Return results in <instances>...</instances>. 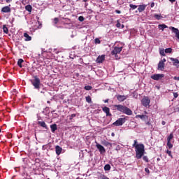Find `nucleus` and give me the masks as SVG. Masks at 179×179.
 Returning a JSON list of instances; mask_svg holds the SVG:
<instances>
[{
	"label": "nucleus",
	"mask_w": 179,
	"mask_h": 179,
	"mask_svg": "<svg viewBox=\"0 0 179 179\" xmlns=\"http://www.w3.org/2000/svg\"><path fill=\"white\" fill-rule=\"evenodd\" d=\"M175 113H179V107L176 108Z\"/></svg>",
	"instance_id": "47"
},
{
	"label": "nucleus",
	"mask_w": 179,
	"mask_h": 179,
	"mask_svg": "<svg viewBox=\"0 0 179 179\" xmlns=\"http://www.w3.org/2000/svg\"><path fill=\"white\" fill-rule=\"evenodd\" d=\"M103 101H104V103H108V99H106Z\"/></svg>",
	"instance_id": "53"
},
{
	"label": "nucleus",
	"mask_w": 179,
	"mask_h": 179,
	"mask_svg": "<svg viewBox=\"0 0 179 179\" xmlns=\"http://www.w3.org/2000/svg\"><path fill=\"white\" fill-rule=\"evenodd\" d=\"M164 76V74H153L151 76V79H153V80H160Z\"/></svg>",
	"instance_id": "8"
},
{
	"label": "nucleus",
	"mask_w": 179,
	"mask_h": 179,
	"mask_svg": "<svg viewBox=\"0 0 179 179\" xmlns=\"http://www.w3.org/2000/svg\"><path fill=\"white\" fill-rule=\"evenodd\" d=\"M171 61H172L173 65H174V66H178V64H179V60L178 59H176V58H171Z\"/></svg>",
	"instance_id": "18"
},
{
	"label": "nucleus",
	"mask_w": 179,
	"mask_h": 179,
	"mask_svg": "<svg viewBox=\"0 0 179 179\" xmlns=\"http://www.w3.org/2000/svg\"><path fill=\"white\" fill-rule=\"evenodd\" d=\"M136 118H141L143 121H146V120H148L149 116L146 115H136Z\"/></svg>",
	"instance_id": "11"
},
{
	"label": "nucleus",
	"mask_w": 179,
	"mask_h": 179,
	"mask_svg": "<svg viewBox=\"0 0 179 179\" xmlns=\"http://www.w3.org/2000/svg\"><path fill=\"white\" fill-rule=\"evenodd\" d=\"M34 80H31V85L34 86V89L40 90V85H41V83L40 82V78H38L37 76H34Z\"/></svg>",
	"instance_id": "3"
},
{
	"label": "nucleus",
	"mask_w": 179,
	"mask_h": 179,
	"mask_svg": "<svg viewBox=\"0 0 179 179\" xmlns=\"http://www.w3.org/2000/svg\"><path fill=\"white\" fill-rule=\"evenodd\" d=\"M166 146H168V148L169 149H171L173 148V145L171 144V141H167Z\"/></svg>",
	"instance_id": "33"
},
{
	"label": "nucleus",
	"mask_w": 179,
	"mask_h": 179,
	"mask_svg": "<svg viewBox=\"0 0 179 179\" xmlns=\"http://www.w3.org/2000/svg\"><path fill=\"white\" fill-rule=\"evenodd\" d=\"M1 12H3V13H10V7L6 6H4L1 8Z\"/></svg>",
	"instance_id": "12"
},
{
	"label": "nucleus",
	"mask_w": 179,
	"mask_h": 179,
	"mask_svg": "<svg viewBox=\"0 0 179 179\" xmlns=\"http://www.w3.org/2000/svg\"><path fill=\"white\" fill-rule=\"evenodd\" d=\"M150 6H151V8L155 7V3H151Z\"/></svg>",
	"instance_id": "49"
},
{
	"label": "nucleus",
	"mask_w": 179,
	"mask_h": 179,
	"mask_svg": "<svg viewBox=\"0 0 179 179\" xmlns=\"http://www.w3.org/2000/svg\"><path fill=\"white\" fill-rule=\"evenodd\" d=\"M102 145H103V146H111V143L107 141H103Z\"/></svg>",
	"instance_id": "25"
},
{
	"label": "nucleus",
	"mask_w": 179,
	"mask_h": 179,
	"mask_svg": "<svg viewBox=\"0 0 179 179\" xmlns=\"http://www.w3.org/2000/svg\"><path fill=\"white\" fill-rule=\"evenodd\" d=\"M157 160L159 161V160H160V159H159V158H157Z\"/></svg>",
	"instance_id": "57"
},
{
	"label": "nucleus",
	"mask_w": 179,
	"mask_h": 179,
	"mask_svg": "<svg viewBox=\"0 0 179 179\" xmlns=\"http://www.w3.org/2000/svg\"><path fill=\"white\" fill-rule=\"evenodd\" d=\"M23 62H24V61L23 60V59H19L17 61V65L20 68H22V64H23Z\"/></svg>",
	"instance_id": "22"
},
{
	"label": "nucleus",
	"mask_w": 179,
	"mask_h": 179,
	"mask_svg": "<svg viewBox=\"0 0 179 179\" xmlns=\"http://www.w3.org/2000/svg\"><path fill=\"white\" fill-rule=\"evenodd\" d=\"M45 92H47V90H45V88H43L42 91H41V93H42V94H45Z\"/></svg>",
	"instance_id": "40"
},
{
	"label": "nucleus",
	"mask_w": 179,
	"mask_h": 179,
	"mask_svg": "<svg viewBox=\"0 0 179 179\" xmlns=\"http://www.w3.org/2000/svg\"><path fill=\"white\" fill-rule=\"evenodd\" d=\"M25 9H26V10H27L28 12H31L32 8H31V6L30 5H27V6H25Z\"/></svg>",
	"instance_id": "30"
},
{
	"label": "nucleus",
	"mask_w": 179,
	"mask_h": 179,
	"mask_svg": "<svg viewBox=\"0 0 179 179\" xmlns=\"http://www.w3.org/2000/svg\"><path fill=\"white\" fill-rule=\"evenodd\" d=\"M111 136H115V134L114 133H112Z\"/></svg>",
	"instance_id": "54"
},
{
	"label": "nucleus",
	"mask_w": 179,
	"mask_h": 179,
	"mask_svg": "<svg viewBox=\"0 0 179 179\" xmlns=\"http://www.w3.org/2000/svg\"><path fill=\"white\" fill-rule=\"evenodd\" d=\"M78 20L80 22H83V20H85V17H83V16H80L78 17Z\"/></svg>",
	"instance_id": "39"
},
{
	"label": "nucleus",
	"mask_w": 179,
	"mask_h": 179,
	"mask_svg": "<svg viewBox=\"0 0 179 179\" xmlns=\"http://www.w3.org/2000/svg\"><path fill=\"white\" fill-rule=\"evenodd\" d=\"M143 160H144V162H145L146 163H149V158H148V156H143Z\"/></svg>",
	"instance_id": "34"
},
{
	"label": "nucleus",
	"mask_w": 179,
	"mask_h": 179,
	"mask_svg": "<svg viewBox=\"0 0 179 179\" xmlns=\"http://www.w3.org/2000/svg\"><path fill=\"white\" fill-rule=\"evenodd\" d=\"M55 152H56V155H57V156H59V155L62 153V148L59 147V145H56Z\"/></svg>",
	"instance_id": "13"
},
{
	"label": "nucleus",
	"mask_w": 179,
	"mask_h": 179,
	"mask_svg": "<svg viewBox=\"0 0 179 179\" xmlns=\"http://www.w3.org/2000/svg\"><path fill=\"white\" fill-rule=\"evenodd\" d=\"M154 17H155V19H157V20H161V19H163L162 14H155Z\"/></svg>",
	"instance_id": "20"
},
{
	"label": "nucleus",
	"mask_w": 179,
	"mask_h": 179,
	"mask_svg": "<svg viewBox=\"0 0 179 179\" xmlns=\"http://www.w3.org/2000/svg\"><path fill=\"white\" fill-rule=\"evenodd\" d=\"M145 173H148V174H149V173H150V171H149L148 168H145Z\"/></svg>",
	"instance_id": "42"
},
{
	"label": "nucleus",
	"mask_w": 179,
	"mask_h": 179,
	"mask_svg": "<svg viewBox=\"0 0 179 179\" xmlns=\"http://www.w3.org/2000/svg\"><path fill=\"white\" fill-rule=\"evenodd\" d=\"M159 62H162V64H164V62H166V59H163L160 60Z\"/></svg>",
	"instance_id": "46"
},
{
	"label": "nucleus",
	"mask_w": 179,
	"mask_h": 179,
	"mask_svg": "<svg viewBox=\"0 0 179 179\" xmlns=\"http://www.w3.org/2000/svg\"><path fill=\"white\" fill-rule=\"evenodd\" d=\"M116 27H118V28L121 27V23L117 22V23L116 24Z\"/></svg>",
	"instance_id": "43"
},
{
	"label": "nucleus",
	"mask_w": 179,
	"mask_h": 179,
	"mask_svg": "<svg viewBox=\"0 0 179 179\" xmlns=\"http://www.w3.org/2000/svg\"><path fill=\"white\" fill-rule=\"evenodd\" d=\"M146 125H148L149 127H150V125H152V123H150V122H147Z\"/></svg>",
	"instance_id": "45"
},
{
	"label": "nucleus",
	"mask_w": 179,
	"mask_h": 179,
	"mask_svg": "<svg viewBox=\"0 0 179 179\" xmlns=\"http://www.w3.org/2000/svg\"><path fill=\"white\" fill-rule=\"evenodd\" d=\"M122 51V47L118 48V47H115L113 51L111 52L112 55H115V57H118L117 54H120Z\"/></svg>",
	"instance_id": "6"
},
{
	"label": "nucleus",
	"mask_w": 179,
	"mask_h": 179,
	"mask_svg": "<svg viewBox=\"0 0 179 179\" xmlns=\"http://www.w3.org/2000/svg\"><path fill=\"white\" fill-rule=\"evenodd\" d=\"M141 104L143 107H148L150 104V99L149 96H144L141 100Z\"/></svg>",
	"instance_id": "5"
},
{
	"label": "nucleus",
	"mask_w": 179,
	"mask_h": 179,
	"mask_svg": "<svg viewBox=\"0 0 179 179\" xmlns=\"http://www.w3.org/2000/svg\"><path fill=\"white\" fill-rule=\"evenodd\" d=\"M94 41L95 44H100L101 43L100 39H99L98 38H95Z\"/></svg>",
	"instance_id": "38"
},
{
	"label": "nucleus",
	"mask_w": 179,
	"mask_h": 179,
	"mask_svg": "<svg viewBox=\"0 0 179 179\" xmlns=\"http://www.w3.org/2000/svg\"><path fill=\"white\" fill-rule=\"evenodd\" d=\"M128 97V95H116V99H117L118 101L120 102L125 101Z\"/></svg>",
	"instance_id": "9"
},
{
	"label": "nucleus",
	"mask_w": 179,
	"mask_h": 179,
	"mask_svg": "<svg viewBox=\"0 0 179 179\" xmlns=\"http://www.w3.org/2000/svg\"><path fill=\"white\" fill-rule=\"evenodd\" d=\"M102 111L106 114V117H111V114L110 113V108L104 106L102 108Z\"/></svg>",
	"instance_id": "10"
},
{
	"label": "nucleus",
	"mask_w": 179,
	"mask_h": 179,
	"mask_svg": "<svg viewBox=\"0 0 179 179\" xmlns=\"http://www.w3.org/2000/svg\"><path fill=\"white\" fill-rule=\"evenodd\" d=\"M145 114H148V112L145 111Z\"/></svg>",
	"instance_id": "58"
},
{
	"label": "nucleus",
	"mask_w": 179,
	"mask_h": 179,
	"mask_svg": "<svg viewBox=\"0 0 179 179\" xmlns=\"http://www.w3.org/2000/svg\"><path fill=\"white\" fill-rule=\"evenodd\" d=\"M173 96L175 99H177V97H178V94L176 92L173 93Z\"/></svg>",
	"instance_id": "41"
},
{
	"label": "nucleus",
	"mask_w": 179,
	"mask_h": 179,
	"mask_svg": "<svg viewBox=\"0 0 179 179\" xmlns=\"http://www.w3.org/2000/svg\"><path fill=\"white\" fill-rule=\"evenodd\" d=\"M145 6L144 5H140L138 8V12H143L145 10Z\"/></svg>",
	"instance_id": "24"
},
{
	"label": "nucleus",
	"mask_w": 179,
	"mask_h": 179,
	"mask_svg": "<svg viewBox=\"0 0 179 179\" xmlns=\"http://www.w3.org/2000/svg\"><path fill=\"white\" fill-rule=\"evenodd\" d=\"M105 171H109V170H111V166L110 164H106L104 166Z\"/></svg>",
	"instance_id": "26"
},
{
	"label": "nucleus",
	"mask_w": 179,
	"mask_h": 179,
	"mask_svg": "<svg viewBox=\"0 0 179 179\" xmlns=\"http://www.w3.org/2000/svg\"><path fill=\"white\" fill-rule=\"evenodd\" d=\"M3 31L6 34H8V33H9V29H8V27H6V25H3Z\"/></svg>",
	"instance_id": "23"
},
{
	"label": "nucleus",
	"mask_w": 179,
	"mask_h": 179,
	"mask_svg": "<svg viewBox=\"0 0 179 179\" xmlns=\"http://www.w3.org/2000/svg\"><path fill=\"white\" fill-rule=\"evenodd\" d=\"M157 70L158 71H164V63H163L162 62H159Z\"/></svg>",
	"instance_id": "15"
},
{
	"label": "nucleus",
	"mask_w": 179,
	"mask_h": 179,
	"mask_svg": "<svg viewBox=\"0 0 179 179\" xmlns=\"http://www.w3.org/2000/svg\"><path fill=\"white\" fill-rule=\"evenodd\" d=\"M132 146L135 148L136 157L137 159H142V157L145 155V145L143 143L138 144V141L134 140Z\"/></svg>",
	"instance_id": "1"
},
{
	"label": "nucleus",
	"mask_w": 179,
	"mask_h": 179,
	"mask_svg": "<svg viewBox=\"0 0 179 179\" xmlns=\"http://www.w3.org/2000/svg\"><path fill=\"white\" fill-rule=\"evenodd\" d=\"M89 0H83V2H87Z\"/></svg>",
	"instance_id": "55"
},
{
	"label": "nucleus",
	"mask_w": 179,
	"mask_h": 179,
	"mask_svg": "<svg viewBox=\"0 0 179 179\" xmlns=\"http://www.w3.org/2000/svg\"><path fill=\"white\" fill-rule=\"evenodd\" d=\"M173 138H174V135H173V134H171L169 136L167 137V142H171Z\"/></svg>",
	"instance_id": "28"
},
{
	"label": "nucleus",
	"mask_w": 179,
	"mask_h": 179,
	"mask_svg": "<svg viewBox=\"0 0 179 179\" xmlns=\"http://www.w3.org/2000/svg\"><path fill=\"white\" fill-rule=\"evenodd\" d=\"M6 2L7 3H9L12 2V0H6Z\"/></svg>",
	"instance_id": "48"
},
{
	"label": "nucleus",
	"mask_w": 179,
	"mask_h": 179,
	"mask_svg": "<svg viewBox=\"0 0 179 179\" xmlns=\"http://www.w3.org/2000/svg\"><path fill=\"white\" fill-rule=\"evenodd\" d=\"M50 129H51V131L52 132V134H54V132H55V131H57V129H58V127L57 126V124H51Z\"/></svg>",
	"instance_id": "17"
},
{
	"label": "nucleus",
	"mask_w": 179,
	"mask_h": 179,
	"mask_svg": "<svg viewBox=\"0 0 179 179\" xmlns=\"http://www.w3.org/2000/svg\"><path fill=\"white\" fill-rule=\"evenodd\" d=\"M74 117H76V114H72L71 115V118H73Z\"/></svg>",
	"instance_id": "51"
},
{
	"label": "nucleus",
	"mask_w": 179,
	"mask_h": 179,
	"mask_svg": "<svg viewBox=\"0 0 179 179\" xmlns=\"http://www.w3.org/2000/svg\"><path fill=\"white\" fill-rule=\"evenodd\" d=\"M115 13L120 15L121 13V10H115Z\"/></svg>",
	"instance_id": "44"
},
{
	"label": "nucleus",
	"mask_w": 179,
	"mask_h": 179,
	"mask_svg": "<svg viewBox=\"0 0 179 179\" xmlns=\"http://www.w3.org/2000/svg\"><path fill=\"white\" fill-rule=\"evenodd\" d=\"M96 148L99 150V153L101 155H103L106 152V148L101 144H99L97 142H96Z\"/></svg>",
	"instance_id": "7"
},
{
	"label": "nucleus",
	"mask_w": 179,
	"mask_h": 179,
	"mask_svg": "<svg viewBox=\"0 0 179 179\" xmlns=\"http://www.w3.org/2000/svg\"><path fill=\"white\" fill-rule=\"evenodd\" d=\"M105 58H106V56L104 55L99 56L96 59V62L98 64H101L103 61H104Z\"/></svg>",
	"instance_id": "14"
},
{
	"label": "nucleus",
	"mask_w": 179,
	"mask_h": 179,
	"mask_svg": "<svg viewBox=\"0 0 179 179\" xmlns=\"http://www.w3.org/2000/svg\"><path fill=\"white\" fill-rule=\"evenodd\" d=\"M85 99H86L87 103H92V97H90V96H86Z\"/></svg>",
	"instance_id": "31"
},
{
	"label": "nucleus",
	"mask_w": 179,
	"mask_h": 179,
	"mask_svg": "<svg viewBox=\"0 0 179 179\" xmlns=\"http://www.w3.org/2000/svg\"><path fill=\"white\" fill-rule=\"evenodd\" d=\"M24 41H31V36L27 32L24 33Z\"/></svg>",
	"instance_id": "16"
},
{
	"label": "nucleus",
	"mask_w": 179,
	"mask_h": 179,
	"mask_svg": "<svg viewBox=\"0 0 179 179\" xmlns=\"http://www.w3.org/2000/svg\"><path fill=\"white\" fill-rule=\"evenodd\" d=\"M122 27H124V24L122 25Z\"/></svg>",
	"instance_id": "59"
},
{
	"label": "nucleus",
	"mask_w": 179,
	"mask_h": 179,
	"mask_svg": "<svg viewBox=\"0 0 179 179\" xmlns=\"http://www.w3.org/2000/svg\"><path fill=\"white\" fill-rule=\"evenodd\" d=\"M0 132H1V129H0Z\"/></svg>",
	"instance_id": "60"
},
{
	"label": "nucleus",
	"mask_w": 179,
	"mask_h": 179,
	"mask_svg": "<svg viewBox=\"0 0 179 179\" xmlns=\"http://www.w3.org/2000/svg\"><path fill=\"white\" fill-rule=\"evenodd\" d=\"M166 153L170 157H171V159H173V155H171V151L167 150Z\"/></svg>",
	"instance_id": "35"
},
{
	"label": "nucleus",
	"mask_w": 179,
	"mask_h": 179,
	"mask_svg": "<svg viewBox=\"0 0 179 179\" xmlns=\"http://www.w3.org/2000/svg\"><path fill=\"white\" fill-rule=\"evenodd\" d=\"M113 108H115L117 111L126 114L127 115H132V110L124 105H114Z\"/></svg>",
	"instance_id": "2"
},
{
	"label": "nucleus",
	"mask_w": 179,
	"mask_h": 179,
	"mask_svg": "<svg viewBox=\"0 0 179 179\" xmlns=\"http://www.w3.org/2000/svg\"><path fill=\"white\" fill-rule=\"evenodd\" d=\"M171 51H173V49H171V48H169L165 49V53L166 54H170L171 53Z\"/></svg>",
	"instance_id": "29"
},
{
	"label": "nucleus",
	"mask_w": 179,
	"mask_h": 179,
	"mask_svg": "<svg viewBox=\"0 0 179 179\" xmlns=\"http://www.w3.org/2000/svg\"><path fill=\"white\" fill-rule=\"evenodd\" d=\"M38 125H41L42 128H45V129H48V127H47V124H45V122L38 121Z\"/></svg>",
	"instance_id": "19"
},
{
	"label": "nucleus",
	"mask_w": 179,
	"mask_h": 179,
	"mask_svg": "<svg viewBox=\"0 0 179 179\" xmlns=\"http://www.w3.org/2000/svg\"><path fill=\"white\" fill-rule=\"evenodd\" d=\"M162 125H166V122H165L164 121H162Z\"/></svg>",
	"instance_id": "52"
},
{
	"label": "nucleus",
	"mask_w": 179,
	"mask_h": 179,
	"mask_svg": "<svg viewBox=\"0 0 179 179\" xmlns=\"http://www.w3.org/2000/svg\"><path fill=\"white\" fill-rule=\"evenodd\" d=\"M166 52L164 51V49H159V54L162 57H166Z\"/></svg>",
	"instance_id": "27"
},
{
	"label": "nucleus",
	"mask_w": 179,
	"mask_h": 179,
	"mask_svg": "<svg viewBox=\"0 0 179 179\" xmlns=\"http://www.w3.org/2000/svg\"><path fill=\"white\" fill-rule=\"evenodd\" d=\"M129 6L131 9H136L138 8V6L134 4H129Z\"/></svg>",
	"instance_id": "36"
},
{
	"label": "nucleus",
	"mask_w": 179,
	"mask_h": 179,
	"mask_svg": "<svg viewBox=\"0 0 179 179\" xmlns=\"http://www.w3.org/2000/svg\"><path fill=\"white\" fill-rule=\"evenodd\" d=\"M125 121H127V119L125 117L119 118L113 123V125H114L115 127H121L122 125H124V124H125Z\"/></svg>",
	"instance_id": "4"
},
{
	"label": "nucleus",
	"mask_w": 179,
	"mask_h": 179,
	"mask_svg": "<svg viewBox=\"0 0 179 179\" xmlns=\"http://www.w3.org/2000/svg\"><path fill=\"white\" fill-rule=\"evenodd\" d=\"M169 2H171V3L176 2V0H169Z\"/></svg>",
	"instance_id": "50"
},
{
	"label": "nucleus",
	"mask_w": 179,
	"mask_h": 179,
	"mask_svg": "<svg viewBox=\"0 0 179 179\" xmlns=\"http://www.w3.org/2000/svg\"><path fill=\"white\" fill-rule=\"evenodd\" d=\"M58 22H59V20L58 19V17H55L54 19V24H57Z\"/></svg>",
	"instance_id": "37"
},
{
	"label": "nucleus",
	"mask_w": 179,
	"mask_h": 179,
	"mask_svg": "<svg viewBox=\"0 0 179 179\" xmlns=\"http://www.w3.org/2000/svg\"><path fill=\"white\" fill-rule=\"evenodd\" d=\"M158 27H159V29H160V30H164V29H167V25H166V24H159V26H158Z\"/></svg>",
	"instance_id": "21"
},
{
	"label": "nucleus",
	"mask_w": 179,
	"mask_h": 179,
	"mask_svg": "<svg viewBox=\"0 0 179 179\" xmlns=\"http://www.w3.org/2000/svg\"><path fill=\"white\" fill-rule=\"evenodd\" d=\"M85 90H92V89H93V87L90 85H86L84 87Z\"/></svg>",
	"instance_id": "32"
},
{
	"label": "nucleus",
	"mask_w": 179,
	"mask_h": 179,
	"mask_svg": "<svg viewBox=\"0 0 179 179\" xmlns=\"http://www.w3.org/2000/svg\"><path fill=\"white\" fill-rule=\"evenodd\" d=\"M47 103H48V104H50V103H51V101H48Z\"/></svg>",
	"instance_id": "56"
}]
</instances>
